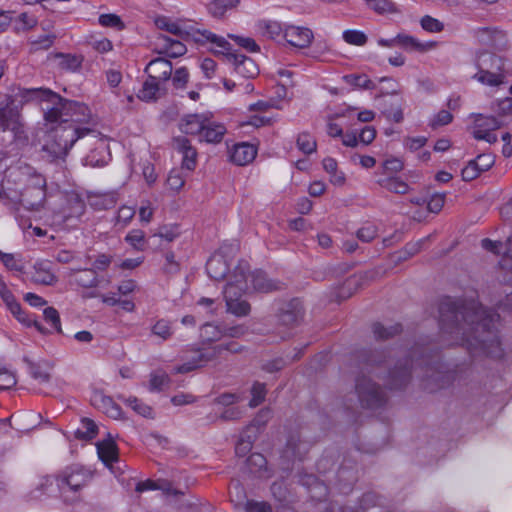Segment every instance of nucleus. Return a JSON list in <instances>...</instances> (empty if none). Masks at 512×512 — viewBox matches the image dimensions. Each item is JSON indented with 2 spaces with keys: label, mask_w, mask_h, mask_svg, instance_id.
Masks as SVG:
<instances>
[{
  "label": "nucleus",
  "mask_w": 512,
  "mask_h": 512,
  "mask_svg": "<svg viewBox=\"0 0 512 512\" xmlns=\"http://www.w3.org/2000/svg\"><path fill=\"white\" fill-rule=\"evenodd\" d=\"M0 261L10 271L23 272L25 264L19 254L5 253L0 250Z\"/></svg>",
  "instance_id": "36"
},
{
  "label": "nucleus",
  "mask_w": 512,
  "mask_h": 512,
  "mask_svg": "<svg viewBox=\"0 0 512 512\" xmlns=\"http://www.w3.org/2000/svg\"><path fill=\"white\" fill-rule=\"evenodd\" d=\"M69 276L73 283L83 288H95L101 284V280L98 278L95 269L73 268L70 270Z\"/></svg>",
  "instance_id": "23"
},
{
  "label": "nucleus",
  "mask_w": 512,
  "mask_h": 512,
  "mask_svg": "<svg viewBox=\"0 0 512 512\" xmlns=\"http://www.w3.org/2000/svg\"><path fill=\"white\" fill-rule=\"evenodd\" d=\"M195 40L199 43H211L214 44L217 49L214 50L215 54H222L227 59L228 53H233L231 51V44L222 36H218L211 31L208 30H197L195 32Z\"/></svg>",
  "instance_id": "20"
},
{
  "label": "nucleus",
  "mask_w": 512,
  "mask_h": 512,
  "mask_svg": "<svg viewBox=\"0 0 512 512\" xmlns=\"http://www.w3.org/2000/svg\"><path fill=\"white\" fill-rule=\"evenodd\" d=\"M257 155L254 145L249 143L236 144L231 152L230 159L239 166H245L252 162Z\"/></svg>",
  "instance_id": "25"
},
{
  "label": "nucleus",
  "mask_w": 512,
  "mask_h": 512,
  "mask_svg": "<svg viewBox=\"0 0 512 512\" xmlns=\"http://www.w3.org/2000/svg\"><path fill=\"white\" fill-rule=\"evenodd\" d=\"M91 404L101 412L113 419L122 417L121 407L114 400L106 395L102 390H94L90 397Z\"/></svg>",
  "instance_id": "13"
},
{
  "label": "nucleus",
  "mask_w": 512,
  "mask_h": 512,
  "mask_svg": "<svg viewBox=\"0 0 512 512\" xmlns=\"http://www.w3.org/2000/svg\"><path fill=\"white\" fill-rule=\"evenodd\" d=\"M149 78L165 84L170 80L173 67L172 63L163 57L152 59L144 69Z\"/></svg>",
  "instance_id": "14"
},
{
  "label": "nucleus",
  "mask_w": 512,
  "mask_h": 512,
  "mask_svg": "<svg viewBox=\"0 0 512 512\" xmlns=\"http://www.w3.org/2000/svg\"><path fill=\"white\" fill-rule=\"evenodd\" d=\"M98 22L103 27L114 28L121 31L125 28V24L122 19L113 13L101 14L98 18Z\"/></svg>",
  "instance_id": "49"
},
{
  "label": "nucleus",
  "mask_w": 512,
  "mask_h": 512,
  "mask_svg": "<svg viewBox=\"0 0 512 512\" xmlns=\"http://www.w3.org/2000/svg\"><path fill=\"white\" fill-rule=\"evenodd\" d=\"M156 489H161L167 494H172V495L180 494L179 491L172 488L170 483L164 482L163 484H159L158 482H155L153 480H146V481L139 482L136 485L135 490L139 493H142L147 490H156Z\"/></svg>",
  "instance_id": "39"
},
{
  "label": "nucleus",
  "mask_w": 512,
  "mask_h": 512,
  "mask_svg": "<svg viewBox=\"0 0 512 512\" xmlns=\"http://www.w3.org/2000/svg\"><path fill=\"white\" fill-rule=\"evenodd\" d=\"M99 459L110 469L112 463L118 461V448L112 439L103 440L97 444Z\"/></svg>",
  "instance_id": "27"
},
{
  "label": "nucleus",
  "mask_w": 512,
  "mask_h": 512,
  "mask_svg": "<svg viewBox=\"0 0 512 512\" xmlns=\"http://www.w3.org/2000/svg\"><path fill=\"white\" fill-rule=\"evenodd\" d=\"M44 319L57 331L61 332V322L58 311L53 307H47L43 311Z\"/></svg>",
  "instance_id": "61"
},
{
  "label": "nucleus",
  "mask_w": 512,
  "mask_h": 512,
  "mask_svg": "<svg viewBox=\"0 0 512 512\" xmlns=\"http://www.w3.org/2000/svg\"><path fill=\"white\" fill-rule=\"evenodd\" d=\"M239 4V0H213L208 5L209 13L213 17L220 18L230 10L235 8Z\"/></svg>",
  "instance_id": "35"
},
{
  "label": "nucleus",
  "mask_w": 512,
  "mask_h": 512,
  "mask_svg": "<svg viewBox=\"0 0 512 512\" xmlns=\"http://www.w3.org/2000/svg\"><path fill=\"white\" fill-rule=\"evenodd\" d=\"M303 484L308 486L312 498L321 500L327 496V487L319 482L315 476L308 475L303 479Z\"/></svg>",
  "instance_id": "37"
},
{
  "label": "nucleus",
  "mask_w": 512,
  "mask_h": 512,
  "mask_svg": "<svg viewBox=\"0 0 512 512\" xmlns=\"http://www.w3.org/2000/svg\"><path fill=\"white\" fill-rule=\"evenodd\" d=\"M201 336L209 342L217 341L223 337L222 327L213 323H205L201 328Z\"/></svg>",
  "instance_id": "53"
},
{
  "label": "nucleus",
  "mask_w": 512,
  "mask_h": 512,
  "mask_svg": "<svg viewBox=\"0 0 512 512\" xmlns=\"http://www.w3.org/2000/svg\"><path fill=\"white\" fill-rule=\"evenodd\" d=\"M252 288L255 291L268 293L283 289L284 283L279 280L268 278L265 272L257 270L250 275Z\"/></svg>",
  "instance_id": "21"
},
{
  "label": "nucleus",
  "mask_w": 512,
  "mask_h": 512,
  "mask_svg": "<svg viewBox=\"0 0 512 512\" xmlns=\"http://www.w3.org/2000/svg\"><path fill=\"white\" fill-rule=\"evenodd\" d=\"M226 133V128L223 124L210 121L206 118L205 125L199 137L200 141L207 143L217 144L220 143Z\"/></svg>",
  "instance_id": "26"
},
{
  "label": "nucleus",
  "mask_w": 512,
  "mask_h": 512,
  "mask_svg": "<svg viewBox=\"0 0 512 512\" xmlns=\"http://www.w3.org/2000/svg\"><path fill=\"white\" fill-rule=\"evenodd\" d=\"M474 126L472 135L476 140H484L490 144L498 141L493 132L502 126L501 121L495 116H484L482 114H473Z\"/></svg>",
  "instance_id": "8"
},
{
  "label": "nucleus",
  "mask_w": 512,
  "mask_h": 512,
  "mask_svg": "<svg viewBox=\"0 0 512 512\" xmlns=\"http://www.w3.org/2000/svg\"><path fill=\"white\" fill-rule=\"evenodd\" d=\"M85 202L81 196L75 192L65 195V203L60 211V217L64 221L81 217L85 212Z\"/></svg>",
  "instance_id": "17"
},
{
  "label": "nucleus",
  "mask_w": 512,
  "mask_h": 512,
  "mask_svg": "<svg viewBox=\"0 0 512 512\" xmlns=\"http://www.w3.org/2000/svg\"><path fill=\"white\" fill-rule=\"evenodd\" d=\"M421 27L428 32H441L444 29V25L438 19H435L429 15L422 17L420 21Z\"/></svg>",
  "instance_id": "59"
},
{
  "label": "nucleus",
  "mask_w": 512,
  "mask_h": 512,
  "mask_svg": "<svg viewBox=\"0 0 512 512\" xmlns=\"http://www.w3.org/2000/svg\"><path fill=\"white\" fill-rule=\"evenodd\" d=\"M252 398L249 402L250 407H257L260 405L266 396V388L265 384L260 382H255L251 389Z\"/></svg>",
  "instance_id": "57"
},
{
  "label": "nucleus",
  "mask_w": 512,
  "mask_h": 512,
  "mask_svg": "<svg viewBox=\"0 0 512 512\" xmlns=\"http://www.w3.org/2000/svg\"><path fill=\"white\" fill-rule=\"evenodd\" d=\"M476 34L480 41L488 46L498 50L505 49L506 47V35L500 30L483 27L479 28Z\"/></svg>",
  "instance_id": "24"
},
{
  "label": "nucleus",
  "mask_w": 512,
  "mask_h": 512,
  "mask_svg": "<svg viewBox=\"0 0 512 512\" xmlns=\"http://www.w3.org/2000/svg\"><path fill=\"white\" fill-rule=\"evenodd\" d=\"M337 480L340 491L347 493L357 480L356 469L354 467L342 465L337 471Z\"/></svg>",
  "instance_id": "30"
},
{
  "label": "nucleus",
  "mask_w": 512,
  "mask_h": 512,
  "mask_svg": "<svg viewBox=\"0 0 512 512\" xmlns=\"http://www.w3.org/2000/svg\"><path fill=\"white\" fill-rule=\"evenodd\" d=\"M397 46L408 50V51H426L434 46V43H421L416 38L405 35L398 34L396 36Z\"/></svg>",
  "instance_id": "33"
},
{
  "label": "nucleus",
  "mask_w": 512,
  "mask_h": 512,
  "mask_svg": "<svg viewBox=\"0 0 512 512\" xmlns=\"http://www.w3.org/2000/svg\"><path fill=\"white\" fill-rule=\"evenodd\" d=\"M483 69H478V72L473 76L478 82L487 86H500L504 82V75L500 72L488 71L486 63L482 65Z\"/></svg>",
  "instance_id": "31"
},
{
  "label": "nucleus",
  "mask_w": 512,
  "mask_h": 512,
  "mask_svg": "<svg viewBox=\"0 0 512 512\" xmlns=\"http://www.w3.org/2000/svg\"><path fill=\"white\" fill-rule=\"evenodd\" d=\"M227 61L234 66L236 73L243 78H254L259 74L256 62L243 54L228 53Z\"/></svg>",
  "instance_id": "15"
},
{
  "label": "nucleus",
  "mask_w": 512,
  "mask_h": 512,
  "mask_svg": "<svg viewBox=\"0 0 512 512\" xmlns=\"http://www.w3.org/2000/svg\"><path fill=\"white\" fill-rule=\"evenodd\" d=\"M242 295L233 291L232 288L224 289L227 312L237 317H244L250 313V304L241 299Z\"/></svg>",
  "instance_id": "19"
},
{
  "label": "nucleus",
  "mask_w": 512,
  "mask_h": 512,
  "mask_svg": "<svg viewBox=\"0 0 512 512\" xmlns=\"http://www.w3.org/2000/svg\"><path fill=\"white\" fill-rule=\"evenodd\" d=\"M453 120V115L448 110H440L430 121L429 125L432 128L448 125Z\"/></svg>",
  "instance_id": "63"
},
{
  "label": "nucleus",
  "mask_w": 512,
  "mask_h": 512,
  "mask_svg": "<svg viewBox=\"0 0 512 512\" xmlns=\"http://www.w3.org/2000/svg\"><path fill=\"white\" fill-rule=\"evenodd\" d=\"M410 356L412 358L416 357V365L425 370V376L428 381L437 382L438 388L444 387L451 381L452 375L441 370L443 365L437 353L432 354L427 347L416 345L413 347Z\"/></svg>",
  "instance_id": "5"
},
{
  "label": "nucleus",
  "mask_w": 512,
  "mask_h": 512,
  "mask_svg": "<svg viewBox=\"0 0 512 512\" xmlns=\"http://www.w3.org/2000/svg\"><path fill=\"white\" fill-rule=\"evenodd\" d=\"M377 183L392 193L406 194L409 191L408 184L399 177H383L378 179Z\"/></svg>",
  "instance_id": "34"
},
{
  "label": "nucleus",
  "mask_w": 512,
  "mask_h": 512,
  "mask_svg": "<svg viewBox=\"0 0 512 512\" xmlns=\"http://www.w3.org/2000/svg\"><path fill=\"white\" fill-rule=\"evenodd\" d=\"M206 117L199 114L187 115L180 122V129L185 134L197 135L200 137L205 125Z\"/></svg>",
  "instance_id": "29"
},
{
  "label": "nucleus",
  "mask_w": 512,
  "mask_h": 512,
  "mask_svg": "<svg viewBox=\"0 0 512 512\" xmlns=\"http://www.w3.org/2000/svg\"><path fill=\"white\" fill-rule=\"evenodd\" d=\"M499 319L498 313L475 301L446 297L439 304L441 331L450 334L453 343L474 346L492 358H501L503 355L496 331Z\"/></svg>",
  "instance_id": "1"
},
{
  "label": "nucleus",
  "mask_w": 512,
  "mask_h": 512,
  "mask_svg": "<svg viewBox=\"0 0 512 512\" xmlns=\"http://www.w3.org/2000/svg\"><path fill=\"white\" fill-rule=\"evenodd\" d=\"M151 334L160 338L162 341H167L173 335L171 322L166 319H159L151 327Z\"/></svg>",
  "instance_id": "41"
},
{
  "label": "nucleus",
  "mask_w": 512,
  "mask_h": 512,
  "mask_svg": "<svg viewBox=\"0 0 512 512\" xmlns=\"http://www.w3.org/2000/svg\"><path fill=\"white\" fill-rule=\"evenodd\" d=\"M34 269L33 282L44 285H52L56 282L55 275L49 269L43 267L42 264H36Z\"/></svg>",
  "instance_id": "43"
},
{
  "label": "nucleus",
  "mask_w": 512,
  "mask_h": 512,
  "mask_svg": "<svg viewBox=\"0 0 512 512\" xmlns=\"http://www.w3.org/2000/svg\"><path fill=\"white\" fill-rule=\"evenodd\" d=\"M297 147L305 154L316 151V140L309 133H301L297 138Z\"/></svg>",
  "instance_id": "52"
},
{
  "label": "nucleus",
  "mask_w": 512,
  "mask_h": 512,
  "mask_svg": "<svg viewBox=\"0 0 512 512\" xmlns=\"http://www.w3.org/2000/svg\"><path fill=\"white\" fill-rule=\"evenodd\" d=\"M473 165L479 169L480 173L489 170L494 162V156L492 154H480L475 159L472 160Z\"/></svg>",
  "instance_id": "60"
},
{
  "label": "nucleus",
  "mask_w": 512,
  "mask_h": 512,
  "mask_svg": "<svg viewBox=\"0 0 512 512\" xmlns=\"http://www.w3.org/2000/svg\"><path fill=\"white\" fill-rule=\"evenodd\" d=\"M378 234V229L373 224H367L360 229L357 230L356 236L357 238L365 243L371 242L373 239L376 238Z\"/></svg>",
  "instance_id": "58"
},
{
  "label": "nucleus",
  "mask_w": 512,
  "mask_h": 512,
  "mask_svg": "<svg viewBox=\"0 0 512 512\" xmlns=\"http://www.w3.org/2000/svg\"><path fill=\"white\" fill-rule=\"evenodd\" d=\"M381 497L375 492H368L363 494L359 501V506L353 512H366L370 508L380 506Z\"/></svg>",
  "instance_id": "45"
},
{
  "label": "nucleus",
  "mask_w": 512,
  "mask_h": 512,
  "mask_svg": "<svg viewBox=\"0 0 512 512\" xmlns=\"http://www.w3.org/2000/svg\"><path fill=\"white\" fill-rule=\"evenodd\" d=\"M246 512H273L272 507L265 501L247 500L245 504Z\"/></svg>",
  "instance_id": "64"
},
{
  "label": "nucleus",
  "mask_w": 512,
  "mask_h": 512,
  "mask_svg": "<svg viewBox=\"0 0 512 512\" xmlns=\"http://www.w3.org/2000/svg\"><path fill=\"white\" fill-rule=\"evenodd\" d=\"M161 39L164 41V45L168 50L167 53L169 57L176 58L186 53V47L180 41L167 36H162Z\"/></svg>",
  "instance_id": "47"
},
{
  "label": "nucleus",
  "mask_w": 512,
  "mask_h": 512,
  "mask_svg": "<svg viewBox=\"0 0 512 512\" xmlns=\"http://www.w3.org/2000/svg\"><path fill=\"white\" fill-rule=\"evenodd\" d=\"M344 81L354 87L373 89L374 83L368 78L367 75L350 74L344 76Z\"/></svg>",
  "instance_id": "50"
},
{
  "label": "nucleus",
  "mask_w": 512,
  "mask_h": 512,
  "mask_svg": "<svg viewBox=\"0 0 512 512\" xmlns=\"http://www.w3.org/2000/svg\"><path fill=\"white\" fill-rule=\"evenodd\" d=\"M221 346H213L204 349H195L190 355L185 357L186 362L176 368L178 373H188L197 368L205 366L208 362L213 361L221 353Z\"/></svg>",
  "instance_id": "9"
},
{
  "label": "nucleus",
  "mask_w": 512,
  "mask_h": 512,
  "mask_svg": "<svg viewBox=\"0 0 512 512\" xmlns=\"http://www.w3.org/2000/svg\"><path fill=\"white\" fill-rule=\"evenodd\" d=\"M401 325L400 324H394L390 325L388 327L382 325L381 323H374L372 326L373 333L376 337V339L379 340H386L389 339L401 332Z\"/></svg>",
  "instance_id": "40"
},
{
  "label": "nucleus",
  "mask_w": 512,
  "mask_h": 512,
  "mask_svg": "<svg viewBox=\"0 0 512 512\" xmlns=\"http://www.w3.org/2000/svg\"><path fill=\"white\" fill-rule=\"evenodd\" d=\"M167 186L175 192H178L185 184V178L179 169H173L170 171L167 180Z\"/></svg>",
  "instance_id": "55"
},
{
  "label": "nucleus",
  "mask_w": 512,
  "mask_h": 512,
  "mask_svg": "<svg viewBox=\"0 0 512 512\" xmlns=\"http://www.w3.org/2000/svg\"><path fill=\"white\" fill-rule=\"evenodd\" d=\"M304 309L302 302L294 298L284 303L279 309V322L288 327L297 326L303 319Z\"/></svg>",
  "instance_id": "11"
},
{
  "label": "nucleus",
  "mask_w": 512,
  "mask_h": 512,
  "mask_svg": "<svg viewBox=\"0 0 512 512\" xmlns=\"http://www.w3.org/2000/svg\"><path fill=\"white\" fill-rule=\"evenodd\" d=\"M17 383L15 375L4 367H0V389L7 390Z\"/></svg>",
  "instance_id": "62"
},
{
  "label": "nucleus",
  "mask_w": 512,
  "mask_h": 512,
  "mask_svg": "<svg viewBox=\"0 0 512 512\" xmlns=\"http://www.w3.org/2000/svg\"><path fill=\"white\" fill-rule=\"evenodd\" d=\"M486 63L488 71L500 72L502 73L504 69V60L502 57L492 54L489 52H482L479 54L477 59V68L483 69L482 65Z\"/></svg>",
  "instance_id": "32"
},
{
  "label": "nucleus",
  "mask_w": 512,
  "mask_h": 512,
  "mask_svg": "<svg viewBox=\"0 0 512 512\" xmlns=\"http://www.w3.org/2000/svg\"><path fill=\"white\" fill-rule=\"evenodd\" d=\"M21 96L26 100L38 99L51 104L43 108L44 119L49 124L69 122L80 126V123L86 122L90 117V110L84 103L64 99L47 88L24 89Z\"/></svg>",
  "instance_id": "3"
},
{
  "label": "nucleus",
  "mask_w": 512,
  "mask_h": 512,
  "mask_svg": "<svg viewBox=\"0 0 512 512\" xmlns=\"http://www.w3.org/2000/svg\"><path fill=\"white\" fill-rule=\"evenodd\" d=\"M42 146L44 157L50 162L57 160H64L69 150L74 143L82 136L92 132L91 129L74 125L73 123L66 124H50Z\"/></svg>",
  "instance_id": "4"
},
{
  "label": "nucleus",
  "mask_w": 512,
  "mask_h": 512,
  "mask_svg": "<svg viewBox=\"0 0 512 512\" xmlns=\"http://www.w3.org/2000/svg\"><path fill=\"white\" fill-rule=\"evenodd\" d=\"M57 57L60 58L59 67L62 70L75 72L81 68L82 58L80 56L59 53Z\"/></svg>",
  "instance_id": "42"
},
{
  "label": "nucleus",
  "mask_w": 512,
  "mask_h": 512,
  "mask_svg": "<svg viewBox=\"0 0 512 512\" xmlns=\"http://www.w3.org/2000/svg\"><path fill=\"white\" fill-rule=\"evenodd\" d=\"M170 381L165 372H153L150 374L149 390L152 392L161 391Z\"/></svg>",
  "instance_id": "51"
},
{
  "label": "nucleus",
  "mask_w": 512,
  "mask_h": 512,
  "mask_svg": "<svg viewBox=\"0 0 512 512\" xmlns=\"http://www.w3.org/2000/svg\"><path fill=\"white\" fill-rule=\"evenodd\" d=\"M365 2L378 14L397 12L395 3L390 0H365Z\"/></svg>",
  "instance_id": "48"
},
{
  "label": "nucleus",
  "mask_w": 512,
  "mask_h": 512,
  "mask_svg": "<svg viewBox=\"0 0 512 512\" xmlns=\"http://www.w3.org/2000/svg\"><path fill=\"white\" fill-rule=\"evenodd\" d=\"M82 427L77 429L75 435L78 439L91 440L98 432L97 425L95 422L88 418H83L81 421Z\"/></svg>",
  "instance_id": "44"
},
{
  "label": "nucleus",
  "mask_w": 512,
  "mask_h": 512,
  "mask_svg": "<svg viewBox=\"0 0 512 512\" xmlns=\"http://www.w3.org/2000/svg\"><path fill=\"white\" fill-rule=\"evenodd\" d=\"M206 271L209 277L216 281L223 280L226 277L229 271V264L227 263L222 251L214 253L208 259L206 263Z\"/></svg>",
  "instance_id": "22"
},
{
  "label": "nucleus",
  "mask_w": 512,
  "mask_h": 512,
  "mask_svg": "<svg viewBox=\"0 0 512 512\" xmlns=\"http://www.w3.org/2000/svg\"><path fill=\"white\" fill-rule=\"evenodd\" d=\"M170 80L175 89H183L189 80V73L186 67L177 68L172 72Z\"/></svg>",
  "instance_id": "56"
},
{
  "label": "nucleus",
  "mask_w": 512,
  "mask_h": 512,
  "mask_svg": "<svg viewBox=\"0 0 512 512\" xmlns=\"http://www.w3.org/2000/svg\"><path fill=\"white\" fill-rule=\"evenodd\" d=\"M125 241L138 251H144L146 247V239L144 231L140 229L131 230L126 236Z\"/></svg>",
  "instance_id": "46"
},
{
  "label": "nucleus",
  "mask_w": 512,
  "mask_h": 512,
  "mask_svg": "<svg viewBox=\"0 0 512 512\" xmlns=\"http://www.w3.org/2000/svg\"><path fill=\"white\" fill-rule=\"evenodd\" d=\"M0 130L12 132L16 141L26 142L28 140L20 107L11 97L5 104L0 105Z\"/></svg>",
  "instance_id": "6"
},
{
  "label": "nucleus",
  "mask_w": 512,
  "mask_h": 512,
  "mask_svg": "<svg viewBox=\"0 0 512 512\" xmlns=\"http://www.w3.org/2000/svg\"><path fill=\"white\" fill-rule=\"evenodd\" d=\"M93 471L81 465L66 467L57 477V486L61 493L78 492L93 479Z\"/></svg>",
  "instance_id": "7"
},
{
  "label": "nucleus",
  "mask_w": 512,
  "mask_h": 512,
  "mask_svg": "<svg viewBox=\"0 0 512 512\" xmlns=\"http://www.w3.org/2000/svg\"><path fill=\"white\" fill-rule=\"evenodd\" d=\"M357 358L361 375L356 378L355 392L362 407L379 408L387 402L386 392L371 375L382 379L390 390L404 388L411 379L412 362L407 359L394 361L385 351L370 349L359 351Z\"/></svg>",
  "instance_id": "2"
},
{
  "label": "nucleus",
  "mask_w": 512,
  "mask_h": 512,
  "mask_svg": "<svg viewBox=\"0 0 512 512\" xmlns=\"http://www.w3.org/2000/svg\"><path fill=\"white\" fill-rule=\"evenodd\" d=\"M310 444L301 439L299 432L291 433L282 451V458L288 462H294L296 460H303L305 455L308 453Z\"/></svg>",
  "instance_id": "10"
},
{
  "label": "nucleus",
  "mask_w": 512,
  "mask_h": 512,
  "mask_svg": "<svg viewBox=\"0 0 512 512\" xmlns=\"http://www.w3.org/2000/svg\"><path fill=\"white\" fill-rule=\"evenodd\" d=\"M173 148L182 154V168L192 171L196 167L197 152L190 141L184 136L173 139Z\"/></svg>",
  "instance_id": "18"
},
{
  "label": "nucleus",
  "mask_w": 512,
  "mask_h": 512,
  "mask_svg": "<svg viewBox=\"0 0 512 512\" xmlns=\"http://www.w3.org/2000/svg\"><path fill=\"white\" fill-rule=\"evenodd\" d=\"M343 39L346 43L355 46H363L368 40L366 34L359 30H345L343 32Z\"/></svg>",
  "instance_id": "54"
},
{
  "label": "nucleus",
  "mask_w": 512,
  "mask_h": 512,
  "mask_svg": "<svg viewBox=\"0 0 512 512\" xmlns=\"http://www.w3.org/2000/svg\"><path fill=\"white\" fill-rule=\"evenodd\" d=\"M119 399H121L127 406L131 407L137 414L145 418L153 417L152 408L147 404L143 403L137 397L130 396L128 398H123L122 396H119Z\"/></svg>",
  "instance_id": "38"
},
{
  "label": "nucleus",
  "mask_w": 512,
  "mask_h": 512,
  "mask_svg": "<svg viewBox=\"0 0 512 512\" xmlns=\"http://www.w3.org/2000/svg\"><path fill=\"white\" fill-rule=\"evenodd\" d=\"M249 264L241 260L238 265L234 268L232 274L229 277V281L225 288H232L238 294H244L249 291L248 275Z\"/></svg>",
  "instance_id": "16"
},
{
  "label": "nucleus",
  "mask_w": 512,
  "mask_h": 512,
  "mask_svg": "<svg viewBox=\"0 0 512 512\" xmlns=\"http://www.w3.org/2000/svg\"><path fill=\"white\" fill-rule=\"evenodd\" d=\"M164 90L165 89L163 83L148 77L147 80L143 83L142 88L139 90L137 96L140 100L146 102L156 101Z\"/></svg>",
  "instance_id": "28"
},
{
  "label": "nucleus",
  "mask_w": 512,
  "mask_h": 512,
  "mask_svg": "<svg viewBox=\"0 0 512 512\" xmlns=\"http://www.w3.org/2000/svg\"><path fill=\"white\" fill-rule=\"evenodd\" d=\"M284 38L291 46L297 48H306L311 44L314 35L313 32L307 27L285 24Z\"/></svg>",
  "instance_id": "12"
}]
</instances>
